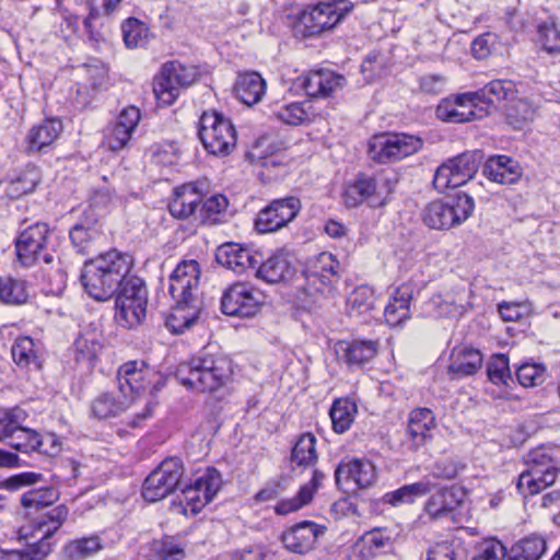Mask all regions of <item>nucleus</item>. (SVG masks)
<instances>
[{
    "mask_svg": "<svg viewBox=\"0 0 560 560\" xmlns=\"http://www.w3.org/2000/svg\"><path fill=\"white\" fill-rule=\"evenodd\" d=\"M389 192L390 188L383 190L376 178L359 174L343 185L341 199L348 209L357 208L364 202L370 207H382L387 202L388 196L385 195Z\"/></svg>",
    "mask_w": 560,
    "mask_h": 560,
    "instance_id": "15",
    "label": "nucleus"
},
{
    "mask_svg": "<svg viewBox=\"0 0 560 560\" xmlns=\"http://www.w3.org/2000/svg\"><path fill=\"white\" fill-rule=\"evenodd\" d=\"M133 405V397L117 392H103L91 401V416L98 420L116 418Z\"/></svg>",
    "mask_w": 560,
    "mask_h": 560,
    "instance_id": "23",
    "label": "nucleus"
},
{
    "mask_svg": "<svg viewBox=\"0 0 560 560\" xmlns=\"http://www.w3.org/2000/svg\"><path fill=\"white\" fill-rule=\"evenodd\" d=\"M132 132L133 131H130L124 127H120L118 124L113 122L107 128L103 143L110 151H119L128 144Z\"/></svg>",
    "mask_w": 560,
    "mask_h": 560,
    "instance_id": "58",
    "label": "nucleus"
},
{
    "mask_svg": "<svg viewBox=\"0 0 560 560\" xmlns=\"http://www.w3.org/2000/svg\"><path fill=\"white\" fill-rule=\"evenodd\" d=\"M487 374L491 383L495 385H508V382L511 380L508 355H494L488 363Z\"/></svg>",
    "mask_w": 560,
    "mask_h": 560,
    "instance_id": "53",
    "label": "nucleus"
},
{
    "mask_svg": "<svg viewBox=\"0 0 560 560\" xmlns=\"http://www.w3.org/2000/svg\"><path fill=\"white\" fill-rule=\"evenodd\" d=\"M378 343L373 340H342L336 345V353L350 368H360L377 353Z\"/></svg>",
    "mask_w": 560,
    "mask_h": 560,
    "instance_id": "24",
    "label": "nucleus"
},
{
    "mask_svg": "<svg viewBox=\"0 0 560 560\" xmlns=\"http://www.w3.org/2000/svg\"><path fill=\"white\" fill-rule=\"evenodd\" d=\"M148 298L138 296L136 301L128 300L116 306V320L126 328H132L142 323L147 315Z\"/></svg>",
    "mask_w": 560,
    "mask_h": 560,
    "instance_id": "39",
    "label": "nucleus"
},
{
    "mask_svg": "<svg viewBox=\"0 0 560 560\" xmlns=\"http://www.w3.org/2000/svg\"><path fill=\"white\" fill-rule=\"evenodd\" d=\"M514 92V85L511 81L493 80L479 91L458 97L456 107L448 110L446 106L440 105L436 113L440 118L448 121H469L485 115L483 108H478L479 105H494L508 100Z\"/></svg>",
    "mask_w": 560,
    "mask_h": 560,
    "instance_id": "4",
    "label": "nucleus"
},
{
    "mask_svg": "<svg viewBox=\"0 0 560 560\" xmlns=\"http://www.w3.org/2000/svg\"><path fill=\"white\" fill-rule=\"evenodd\" d=\"M121 33L128 48L142 47L148 43L149 27L136 18H129L121 24Z\"/></svg>",
    "mask_w": 560,
    "mask_h": 560,
    "instance_id": "48",
    "label": "nucleus"
},
{
    "mask_svg": "<svg viewBox=\"0 0 560 560\" xmlns=\"http://www.w3.org/2000/svg\"><path fill=\"white\" fill-rule=\"evenodd\" d=\"M198 137L208 153L229 155L236 147V130L229 118L215 110L205 112L199 118Z\"/></svg>",
    "mask_w": 560,
    "mask_h": 560,
    "instance_id": "9",
    "label": "nucleus"
},
{
    "mask_svg": "<svg viewBox=\"0 0 560 560\" xmlns=\"http://www.w3.org/2000/svg\"><path fill=\"white\" fill-rule=\"evenodd\" d=\"M300 210L296 197L276 199L257 213L255 230L260 234L276 232L294 220Z\"/></svg>",
    "mask_w": 560,
    "mask_h": 560,
    "instance_id": "16",
    "label": "nucleus"
},
{
    "mask_svg": "<svg viewBox=\"0 0 560 560\" xmlns=\"http://www.w3.org/2000/svg\"><path fill=\"white\" fill-rule=\"evenodd\" d=\"M555 481H547V478H538L530 476L528 474H521L517 480L516 488L518 492L524 495H534L546 489L547 487L553 485Z\"/></svg>",
    "mask_w": 560,
    "mask_h": 560,
    "instance_id": "59",
    "label": "nucleus"
},
{
    "mask_svg": "<svg viewBox=\"0 0 560 560\" xmlns=\"http://www.w3.org/2000/svg\"><path fill=\"white\" fill-rule=\"evenodd\" d=\"M475 201L467 194L458 192L446 200L429 202L422 211V220L433 230H448L465 222L474 212Z\"/></svg>",
    "mask_w": 560,
    "mask_h": 560,
    "instance_id": "6",
    "label": "nucleus"
},
{
    "mask_svg": "<svg viewBox=\"0 0 560 560\" xmlns=\"http://www.w3.org/2000/svg\"><path fill=\"white\" fill-rule=\"evenodd\" d=\"M436 420L429 408H415L408 416L406 443L411 451H418L432 442Z\"/></svg>",
    "mask_w": 560,
    "mask_h": 560,
    "instance_id": "19",
    "label": "nucleus"
},
{
    "mask_svg": "<svg viewBox=\"0 0 560 560\" xmlns=\"http://www.w3.org/2000/svg\"><path fill=\"white\" fill-rule=\"evenodd\" d=\"M184 550L172 541L160 540L151 545L147 560H182Z\"/></svg>",
    "mask_w": 560,
    "mask_h": 560,
    "instance_id": "55",
    "label": "nucleus"
},
{
    "mask_svg": "<svg viewBox=\"0 0 560 560\" xmlns=\"http://www.w3.org/2000/svg\"><path fill=\"white\" fill-rule=\"evenodd\" d=\"M132 266L130 255L112 249L84 262L80 277L82 285L94 300L107 301L116 294Z\"/></svg>",
    "mask_w": 560,
    "mask_h": 560,
    "instance_id": "1",
    "label": "nucleus"
},
{
    "mask_svg": "<svg viewBox=\"0 0 560 560\" xmlns=\"http://www.w3.org/2000/svg\"><path fill=\"white\" fill-rule=\"evenodd\" d=\"M261 307V294L245 283H235L221 298V310L228 316L252 317Z\"/></svg>",
    "mask_w": 560,
    "mask_h": 560,
    "instance_id": "17",
    "label": "nucleus"
},
{
    "mask_svg": "<svg viewBox=\"0 0 560 560\" xmlns=\"http://www.w3.org/2000/svg\"><path fill=\"white\" fill-rule=\"evenodd\" d=\"M233 368L222 354L202 352L178 364L175 376L188 389L198 393H215L232 380Z\"/></svg>",
    "mask_w": 560,
    "mask_h": 560,
    "instance_id": "3",
    "label": "nucleus"
},
{
    "mask_svg": "<svg viewBox=\"0 0 560 560\" xmlns=\"http://www.w3.org/2000/svg\"><path fill=\"white\" fill-rule=\"evenodd\" d=\"M30 292L26 281L11 276H0V302L7 305L27 303Z\"/></svg>",
    "mask_w": 560,
    "mask_h": 560,
    "instance_id": "40",
    "label": "nucleus"
},
{
    "mask_svg": "<svg viewBox=\"0 0 560 560\" xmlns=\"http://www.w3.org/2000/svg\"><path fill=\"white\" fill-rule=\"evenodd\" d=\"M59 499V491L52 486L32 488L25 491L21 498V505L27 513L37 512L52 505Z\"/></svg>",
    "mask_w": 560,
    "mask_h": 560,
    "instance_id": "38",
    "label": "nucleus"
},
{
    "mask_svg": "<svg viewBox=\"0 0 560 560\" xmlns=\"http://www.w3.org/2000/svg\"><path fill=\"white\" fill-rule=\"evenodd\" d=\"M184 465L177 457L165 458L145 478L142 497L148 502H158L174 493L183 485Z\"/></svg>",
    "mask_w": 560,
    "mask_h": 560,
    "instance_id": "11",
    "label": "nucleus"
},
{
    "mask_svg": "<svg viewBox=\"0 0 560 560\" xmlns=\"http://www.w3.org/2000/svg\"><path fill=\"white\" fill-rule=\"evenodd\" d=\"M353 9L349 0H331L305 7L295 18V36L314 37L331 31Z\"/></svg>",
    "mask_w": 560,
    "mask_h": 560,
    "instance_id": "5",
    "label": "nucleus"
},
{
    "mask_svg": "<svg viewBox=\"0 0 560 560\" xmlns=\"http://www.w3.org/2000/svg\"><path fill=\"white\" fill-rule=\"evenodd\" d=\"M536 109L526 98H517L512 101L505 112L506 122L514 129H524L533 121Z\"/></svg>",
    "mask_w": 560,
    "mask_h": 560,
    "instance_id": "44",
    "label": "nucleus"
},
{
    "mask_svg": "<svg viewBox=\"0 0 560 560\" xmlns=\"http://www.w3.org/2000/svg\"><path fill=\"white\" fill-rule=\"evenodd\" d=\"M102 549L100 538L90 536L73 540L66 545L65 557L68 560H83Z\"/></svg>",
    "mask_w": 560,
    "mask_h": 560,
    "instance_id": "49",
    "label": "nucleus"
},
{
    "mask_svg": "<svg viewBox=\"0 0 560 560\" xmlns=\"http://www.w3.org/2000/svg\"><path fill=\"white\" fill-rule=\"evenodd\" d=\"M357 413V405L348 398H338L334 401L329 416L336 433H345L350 429Z\"/></svg>",
    "mask_w": 560,
    "mask_h": 560,
    "instance_id": "41",
    "label": "nucleus"
},
{
    "mask_svg": "<svg viewBox=\"0 0 560 560\" xmlns=\"http://www.w3.org/2000/svg\"><path fill=\"white\" fill-rule=\"evenodd\" d=\"M222 485L220 472L215 468H208L205 474L196 478L194 482L180 487L183 501L192 513H198L206 504L210 503Z\"/></svg>",
    "mask_w": 560,
    "mask_h": 560,
    "instance_id": "18",
    "label": "nucleus"
},
{
    "mask_svg": "<svg viewBox=\"0 0 560 560\" xmlns=\"http://www.w3.org/2000/svg\"><path fill=\"white\" fill-rule=\"evenodd\" d=\"M74 359L77 362L91 363L102 350V343L95 331L80 334L74 341Z\"/></svg>",
    "mask_w": 560,
    "mask_h": 560,
    "instance_id": "47",
    "label": "nucleus"
},
{
    "mask_svg": "<svg viewBox=\"0 0 560 560\" xmlns=\"http://www.w3.org/2000/svg\"><path fill=\"white\" fill-rule=\"evenodd\" d=\"M482 173L493 183L511 185L521 178L522 167L511 156L492 155L486 161Z\"/></svg>",
    "mask_w": 560,
    "mask_h": 560,
    "instance_id": "26",
    "label": "nucleus"
},
{
    "mask_svg": "<svg viewBox=\"0 0 560 560\" xmlns=\"http://www.w3.org/2000/svg\"><path fill=\"white\" fill-rule=\"evenodd\" d=\"M215 260L224 268L241 275L247 269L257 267L260 262V253L237 243H225L217 248Z\"/></svg>",
    "mask_w": 560,
    "mask_h": 560,
    "instance_id": "21",
    "label": "nucleus"
},
{
    "mask_svg": "<svg viewBox=\"0 0 560 560\" xmlns=\"http://www.w3.org/2000/svg\"><path fill=\"white\" fill-rule=\"evenodd\" d=\"M477 557L482 560H508V549L501 541L493 539L485 544Z\"/></svg>",
    "mask_w": 560,
    "mask_h": 560,
    "instance_id": "64",
    "label": "nucleus"
},
{
    "mask_svg": "<svg viewBox=\"0 0 560 560\" xmlns=\"http://www.w3.org/2000/svg\"><path fill=\"white\" fill-rule=\"evenodd\" d=\"M42 481H44V476L42 474L24 471L5 479L0 478V489L16 491L25 487L36 486Z\"/></svg>",
    "mask_w": 560,
    "mask_h": 560,
    "instance_id": "54",
    "label": "nucleus"
},
{
    "mask_svg": "<svg viewBox=\"0 0 560 560\" xmlns=\"http://www.w3.org/2000/svg\"><path fill=\"white\" fill-rule=\"evenodd\" d=\"M202 201V192L197 184L188 183L174 189L173 199L168 203L170 213L179 220L192 215Z\"/></svg>",
    "mask_w": 560,
    "mask_h": 560,
    "instance_id": "27",
    "label": "nucleus"
},
{
    "mask_svg": "<svg viewBox=\"0 0 560 560\" xmlns=\"http://www.w3.org/2000/svg\"><path fill=\"white\" fill-rule=\"evenodd\" d=\"M422 140L406 133L380 135L373 138L369 152L378 163H389L401 160L418 152Z\"/></svg>",
    "mask_w": 560,
    "mask_h": 560,
    "instance_id": "14",
    "label": "nucleus"
},
{
    "mask_svg": "<svg viewBox=\"0 0 560 560\" xmlns=\"http://www.w3.org/2000/svg\"><path fill=\"white\" fill-rule=\"evenodd\" d=\"M15 434H18L19 440L23 439V442H16L13 446L24 453L37 451L44 454H52L59 451V444L52 434L39 436L36 431L23 428L21 424Z\"/></svg>",
    "mask_w": 560,
    "mask_h": 560,
    "instance_id": "35",
    "label": "nucleus"
},
{
    "mask_svg": "<svg viewBox=\"0 0 560 560\" xmlns=\"http://www.w3.org/2000/svg\"><path fill=\"white\" fill-rule=\"evenodd\" d=\"M276 117L287 125L298 126L308 120L303 103H291L275 112Z\"/></svg>",
    "mask_w": 560,
    "mask_h": 560,
    "instance_id": "56",
    "label": "nucleus"
},
{
    "mask_svg": "<svg viewBox=\"0 0 560 560\" xmlns=\"http://www.w3.org/2000/svg\"><path fill=\"white\" fill-rule=\"evenodd\" d=\"M200 217L203 223L213 225L220 222V215L229 207V201L223 195H213L201 201Z\"/></svg>",
    "mask_w": 560,
    "mask_h": 560,
    "instance_id": "51",
    "label": "nucleus"
},
{
    "mask_svg": "<svg viewBox=\"0 0 560 560\" xmlns=\"http://www.w3.org/2000/svg\"><path fill=\"white\" fill-rule=\"evenodd\" d=\"M289 479L280 476L276 480L268 482L261 490L255 494L257 502H266L278 498L288 486Z\"/></svg>",
    "mask_w": 560,
    "mask_h": 560,
    "instance_id": "63",
    "label": "nucleus"
},
{
    "mask_svg": "<svg viewBox=\"0 0 560 560\" xmlns=\"http://www.w3.org/2000/svg\"><path fill=\"white\" fill-rule=\"evenodd\" d=\"M97 222L98 215L90 206L83 210L79 221L70 229L69 237L77 253L88 255L93 252L95 242L100 237Z\"/></svg>",
    "mask_w": 560,
    "mask_h": 560,
    "instance_id": "20",
    "label": "nucleus"
},
{
    "mask_svg": "<svg viewBox=\"0 0 560 560\" xmlns=\"http://www.w3.org/2000/svg\"><path fill=\"white\" fill-rule=\"evenodd\" d=\"M197 79V71L178 61L163 65L160 75L153 83V92L158 101L166 106L172 105L179 95L182 88L189 86Z\"/></svg>",
    "mask_w": 560,
    "mask_h": 560,
    "instance_id": "13",
    "label": "nucleus"
},
{
    "mask_svg": "<svg viewBox=\"0 0 560 560\" xmlns=\"http://www.w3.org/2000/svg\"><path fill=\"white\" fill-rule=\"evenodd\" d=\"M516 377L524 387H535L545 381V368L538 364L524 363L516 371Z\"/></svg>",
    "mask_w": 560,
    "mask_h": 560,
    "instance_id": "57",
    "label": "nucleus"
},
{
    "mask_svg": "<svg viewBox=\"0 0 560 560\" xmlns=\"http://www.w3.org/2000/svg\"><path fill=\"white\" fill-rule=\"evenodd\" d=\"M115 295L117 306L128 300L136 301L138 296L148 298V290L141 278L129 272Z\"/></svg>",
    "mask_w": 560,
    "mask_h": 560,
    "instance_id": "50",
    "label": "nucleus"
},
{
    "mask_svg": "<svg viewBox=\"0 0 560 560\" xmlns=\"http://www.w3.org/2000/svg\"><path fill=\"white\" fill-rule=\"evenodd\" d=\"M256 278L267 283H278L284 281L292 275L290 261L283 253H275L266 260H262L254 268Z\"/></svg>",
    "mask_w": 560,
    "mask_h": 560,
    "instance_id": "31",
    "label": "nucleus"
},
{
    "mask_svg": "<svg viewBox=\"0 0 560 560\" xmlns=\"http://www.w3.org/2000/svg\"><path fill=\"white\" fill-rule=\"evenodd\" d=\"M62 131V122L59 119H46L34 126L26 136L27 153L39 152L52 144Z\"/></svg>",
    "mask_w": 560,
    "mask_h": 560,
    "instance_id": "32",
    "label": "nucleus"
},
{
    "mask_svg": "<svg viewBox=\"0 0 560 560\" xmlns=\"http://www.w3.org/2000/svg\"><path fill=\"white\" fill-rule=\"evenodd\" d=\"M346 84V78L331 71H315L303 80V89L310 97H327Z\"/></svg>",
    "mask_w": 560,
    "mask_h": 560,
    "instance_id": "29",
    "label": "nucleus"
},
{
    "mask_svg": "<svg viewBox=\"0 0 560 560\" xmlns=\"http://www.w3.org/2000/svg\"><path fill=\"white\" fill-rule=\"evenodd\" d=\"M23 411L14 409L0 412V441L11 438L20 429V418Z\"/></svg>",
    "mask_w": 560,
    "mask_h": 560,
    "instance_id": "61",
    "label": "nucleus"
},
{
    "mask_svg": "<svg viewBox=\"0 0 560 560\" xmlns=\"http://www.w3.org/2000/svg\"><path fill=\"white\" fill-rule=\"evenodd\" d=\"M546 551L545 537L533 534L517 540L508 549V560H540Z\"/></svg>",
    "mask_w": 560,
    "mask_h": 560,
    "instance_id": "36",
    "label": "nucleus"
},
{
    "mask_svg": "<svg viewBox=\"0 0 560 560\" xmlns=\"http://www.w3.org/2000/svg\"><path fill=\"white\" fill-rule=\"evenodd\" d=\"M199 279L200 267L196 260L182 261L170 276L168 292L175 306L166 325L175 334L190 327L198 316Z\"/></svg>",
    "mask_w": 560,
    "mask_h": 560,
    "instance_id": "2",
    "label": "nucleus"
},
{
    "mask_svg": "<svg viewBox=\"0 0 560 560\" xmlns=\"http://www.w3.org/2000/svg\"><path fill=\"white\" fill-rule=\"evenodd\" d=\"M159 377V374L144 361L126 362L117 372L118 389L124 395L133 397V405L143 402V410L136 413L139 420H144L151 415V401L144 393Z\"/></svg>",
    "mask_w": 560,
    "mask_h": 560,
    "instance_id": "8",
    "label": "nucleus"
},
{
    "mask_svg": "<svg viewBox=\"0 0 560 560\" xmlns=\"http://www.w3.org/2000/svg\"><path fill=\"white\" fill-rule=\"evenodd\" d=\"M310 493L311 492L306 489H300L296 497L279 502L275 508L276 513L279 515H287L291 512L298 511L311 502Z\"/></svg>",
    "mask_w": 560,
    "mask_h": 560,
    "instance_id": "62",
    "label": "nucleus"
},
{
    "mask_svg": "<svg viewBox=\"0 0 560 560\" xmlns=\"http://www.w3.org/2000/svg\"><path fill=\"white\" fill-rule=\"evenodd\" d=\"M538 33L539 40L546 51L550 54L560 52V31L555 24L539 26Z\"/></svg>",
    "mask_w": 560,
    "mask_h": 560,
    "instance_id": "60",
    "label": "nucleus"
},
{
    "mask_svg": "<svg viewBox=\"0 0 560 560\" xmlns=\"http://www.w3.org/2000/svg\"><path fill=\"white\" fill-rule=\"evenodd\" d=\"M375 293L369 285L355 288L348 296L347 305L350 316H360L374 310Z\"/></svg>",
    "mask_w": 560,
    "mask_h": 560,
    "instance_id": "45",
    "label": "nucleus"
},
{
    "mask_svg": "<svg viewBox=\"0 0 560 560\" xmlns=\"http://www.w3.org/2000/svg\"><path fill=\"white\" fill-rule=\"evenodd\" d=\"M412 296L413 289L409 283H402L395 289L383 313L387 325L396 327L410 318L409 307Z\"/></svg>",
    "mask_w": 560,
    "mask_h": 560,
    "instance_id": "28",
    "label": "nucleus"
},
{
    "mask_svg": "<svg viewBox=\"0 0 560 560\" xmlns=\"http://www.w3.org/2000/svg\"><path fill=\"white\" fill-rule=\"evenodd\" d=\"M265 92L266 82L258 72L241 73L234 84L235 96L248 106L260 102Z\"/></svg>",
    "mask_w": 560,
    "mask_h": 560,
    "instance_id": "33",
    "label": "nucleus"
},
{
    "mask_svg": "<svg viewBox=\"0 0 560 560\" xmlns=\"http://www.w3.org/2000/svg\"><path fill=\"white\" fill-rule=\"evenodd\" d=\"M51 230L45 222H36L21 231L15 240V250L19 261L24 267H31L43 260L50 265L55 257L47 252Z\"/></svg>",
    "mask_w": 560,
    "mask_h": 560,
    "instance_id": "12",
    "label": "nucleus"
},
{
    "mask_svg": "<svg viewBox=\"0 0 560 560\" xmlns=\"http://www.w3.org/2000/svg\"><path fill=\"white\" fill-rule=\"evenodd\" d=\"M336 482H352L358 488H368L375 479V468L366 459L353 458L339 464L335 471Z\"/></svg>",
    "mask_w": 560,
    "mask_h": 560,
    "instance_id": "25",
    "label": "nucleus"
},
{
    "mask_svg": "<svg viewBox=\"0 0 560 560\" xmlns=\"http://www.w3.org/2000/svg\"><path fill=\"white\" fill-rule=\"evenodd\" d=\"M12 358L20 368H34L39 370L42 364L38 357V349L30 337H21L12 346Z\"/></svg>",
    "mask_w": 560,
    "mask_h": 560,
    "instance_id": "42",
    "label": "nucleus"
},
{
    "mask_svg": "<svg viewBox=\"0 0 560 560\" xmlns=\"http://www.w3.org/2000/svg\"><path fill=\"white\" fill-rule=\"evenodd\" d=\"M395 537L386 528H375L361 538V542L370 548L371 556L392 549Z\"/></svg>",
    "mask_w": 560,
    "mask_h": 560,
    "instance_id": "52",
    "label": "nucleus"
},
{
    "mask_svg": "<svg viewBox=\"0 0 560 560\" xmlns=\"http://www.w3.org/2000/svg\"><path fill=\"white\" fill-rule=\"evenodd\" d=\"M482 354L479 350L463 347L453 352L448 372L452 378L470 376L476 374L482 365Z\"/></svg>",
    "mask_w": 560,
    "mask_h": 560,
    "instance_id": "34",
    "label": "nucleus"
},
{
    "mask_svg": "<svg viewBox=\"0 0 560 560\" xmlns=\"http://www.w3.org/2000/svg\"><path fill=\"white\" fill-rule=\"evenodd\" d=\"M325 530L326 527L324 526H319L311 521H304L285 530L281 539L288 550L305 555L314 548L317 538L324 535Z\"/></svg>",
    "mask_w": 560,
    "mask_h": 560,
    "instance_id": "22",
    "label": "nucleus"
},
{
    "mask_svg": "<svg viewBox=\"0 0 560 560\" xmlns=\"http://www.w3.org/2000/svg\"><path fill=\"white\" fill-rule=\"evenodd\" d=\"M304 273L308 287H316L317 278L340 277V264L332 254L324 252L308 261Z\"/></svg>",
    "mask_w": 560,
    "mask_h": 560,
    "instance_id": "37",
    "label": "nucleus"
},
{
    "mask_svg": "<svg viewBox=\"0 0 560 560\" xmlns=\"http://www.w3.org/2000/svg\"><path fill=\"white\" fill-rule=\"evenodd\" d=\"M483 160L481 151H467L442 163L435 171L433 186L440 192L469 182Z\"/></svg>",
    "mask_w": 560,
    "mask_h": 560,
    "instance_id": "10",
    "label": "nucleus"
},
{
    "mask_svg": "<svg viewBox=\"0 0 560 560\" xmlns=\"http://www.w3.org/2000/svg\"><path fill=\"white\" fill-rule=\"evenodd\" d=\"M69 515L65 504H60L43 514L35 523V532L40 538L23 549L4 550V560H43L51 551L49 539L62 526Z\"/></svg>",
    "mask_w": 560,
    "mask_h": 560,
    "instance_id": "7",
    "label": "nucleus"
},
{
    "mask_svg": "<svg viewBox=\"0 0 560 560\" xmlns=\"http://www.w3.org/2000/svg\"><path fill=\"white\" fill-rule=\"evenodd\" d=\"M316 462V438L312 433H304L292 448L291 463L298 467H311Z\"/></svg>",
    "mask_w": 560,
    "mask_h": 560,
    "instance_id": "43",
    "label": "nucleus"
},
{
    "mask_svg": "<svg viewBox=\"0 0 560 560\" xmlns=\"http://www.w3.org/2000/svg\"><path fill=\"white\" fill-rule=\"evenodd\" d=\"M39 182V171L35 166L28 165L19 176L10 182L7 192L12 198H21L33 192Z\"/></svg>",
    "mask_w": 560,
    "mask_h": 560,
    "instance_id": "46",
    "label": "nucleus"
},
{
    "mask_svg": "<svg viewBox=\"0 0 560 560\" xmlns=\"http://www.w3.org/2000/svg\"><path fill=\"white\" fill-rule=\"evenodd\" d=\"M462 500L457 491L453 488H442L425 503L424 511L431 521H441L453 518L455 510L459 506Z\"/></svg>",
    "mask_w": 560,
    "mask_h": 560,
    "instance_id": "30",
    "label": "nucleus"
}]
</instances>
